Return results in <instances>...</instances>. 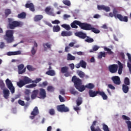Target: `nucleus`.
Wrapping results in <instances>:
<instances>
[{"mask_svg":"<svg viewBox=\"0 0 131 131\" xmlns=\"http://www.w3.org/2000/svg\"><path fill=\"white\" fill-rule=\"evenodd\" d=\"M7 85L9 90L11 91V94L15 93V88L13 86L12 82H7Z\"/></svg>","mask_w":131,"mask_h":131,"instance_id":"nucleus-21","label":"nucleus"},{"mask_svg":"<svg viewBox=\"0 0 131 131\" xmlns=\"http://www.w3.org/2000/svg\"><path fill=\"white\" fill-rule=\"evenodd\" d=\"M75 36H77L81 39H84V38H86V34L81 31L76 32L75 33Z\"/></svg>","mask_w":131,"mask_h":131,"instance_id":"nucleus-14","label":"nucleus"},{"mask_svg":"<svg viewBox=\"0 0 131 131\" xmlns=\"http://www.w3.org/2000/svg\"><path fill=\"white\" fill-rule=\"evenodd\" d=\"M69 67H70L72 70H73V69H74L75 66L73 63L70 64Z\"/></svg>","mask_w":131,"mask_h":131,"instance_id":"nucleus-64","label":"nucleus"},{"mask_svg":"<svg viewBox=\"0 0 131 131\" xmlns=\"http://www.w3.org/2000/svg\"><path fill=\"white\" fill-rule=\"evenodd\" d=\"M122 119H123V120H128V121H129V120H130V118H129L125 115H122Z\"/></svg>","mask_w":131,"mask_h":131,"instance_id":"nucleus-55","label":"nucleus"},{"mask_svg":"<svg viewBox=\"0 0 131 131\" xmlns=\"http://www.w3.org/2000/svg\"><path fill=\"white\" fill-rule=\"evenodd\" d=\"M14 30H8L6 32L5 35L4 36V38L6 40L8 43H11L14 41Z\"/></svg>","mask_w":131,"mask_h":131,"instance_id":"nucleus-3","label":"nucleus"},{"mask_svg":"<svg viewBox=\"0 0 131 131\" xmlns=\"http://www.w3.org/2000/svg\"><path fill=\"white\" fill-rule=\"evenodd\" d=\"M57 111L59 112H69V109L68 107L65 106L64 104H61L57 106Z\"/></svg>","mask_w":131,"mask_h":131,"instance_id":"nucleus-10","label":"nucleus"},{"mask_svg":"<svg viewBox=\"0 0 131 131\" xmlns=\"http://www.w3.org/2000/svg\"><path fill=\"white\" fill-rule=\"evenodd\" d=\"M80 64L81 65V67H82V68H84V69L86 68V63L84 60H81L80 61Z\"/></svg>","mask_w":131,"mask_h":131,"instance_id":"nucleus-40","label":"nucleus"},{"mask_svg":"<svg viewBox=\"0 0 131 131\" xmlns=\"http://www.w3.org/2000/svg\"><path fill=\"white\" fill-rule=\"evenodd\" d=\"M118 69V66L117 64H111L108 66V70L111 73H116Z\"/></svg>","mask_w":131,"mask_h":131,"instance_id":"nucleus-11","label":"nucleus"},{"mask_svg":"<svg viewBox=\"0 0 131 131\" xmlns=\"http://www.w3.org/2000/svg\"><path fill=\"white\" fill-rule=\"evenodd\" d=\"M109 16L111 18H115V19H118L121 22H127L128 21V18L127 16H123L120 14H118V10L116 8L113 9V12L109 13Z\"/></svg>","mask_w":131,"mask_h":131,"instance_id":"nucleus-2","label":"nucleus"},{"mask_svg":"<svg viewBox=\"0 0 131 131\" xmlns=\"http://www.w3.org/2000/svg\"><path fill=\"white\" fill-rule=\"evenodd\" d=\"M42 18H43V16L41 15H35L34 19V21H35L36 22H37L38 21H40V20H41Z\"/></svg>","mask_w":131,"mask_h":131,"instance_id":"nucleus-33","label":"nucleus"},{"mask_svg":"<svg viewBox=\"0 0 131 131\" xmlns=\"http://www.w3.org/2000/svg\"><path fill=\"white\" fill-rule=\"evenodd\" d=\"M43 47L44 49H49V50H51L52 45L50 44L49 42H47L43 44Z\"/></svg>","mask_w":131,"mask_h":131,"instance_id":"nucleus-37","label":"nucleus"},{"mask_svg":"<svg viewBox=\"0 0 131 131\" xmlns=\"http://www.w3.org/2000/svg\"><path fill=\"white\" fill-rule=\"evenodd\" d=\"M98 59L101 60L102 58H106V52H99V54L98 55L97 57Z\"/></svg>","mask_w":131,"mask_h":131,"instance_id":"nucleus-27","label":"nucleus"},{"mask_svg":"<svg viewBox=\"0 0 131 131\" xmlns=\"http://www.w3.org/2000/svg\"><path fill=\"white\" fill-rule=\"evenodd\" d=\"M108 88H109V89H111V90H115V87H114V86H113L111 84H110L108 85Z\"/></svg>","mask_w":131,"mask_h":131,"instance_id":"nucleus-63","label":"nucleus"},{"mask_svg":"<svg viewBox=\"0 0 131 131\" xmlns=\"http://www.w3.org/2000/svg\"><path fill=\"white\" fill-rule=\"evenodd\" d=\"M74 86L76 90H78L80 93L85 91V85H82L81 82H74Z\"/></svg>","mask_w":131,"mask_h":131,"instance_id":"nucleus-9","label":"nucleus"},{"mask_svg":"<svg viewBox=\"0 0 131 131\" xmlns=\"http://www.w3.org/2000/svg\"><path fill=\"white\" fill-rule=\"evenodd\" d=\"M39 114V111H38V107L37 106H35L32 112L31 113V115L30 116V119H34V117L36 116V115H38Z\"/></svg>","mask_w":131,"mask_h":131,"instance_id":"nucleus-12","label":"nucleus"},{"mask_svg":"<svg viewBox=\"0 0 131 131\" xmlns=\"http://www.w3.org/2000/svg\"><path fill=\"white\" fill-rule=\"evenodd\" d=\"M17 68H18V74H23V73H25L26 71V68H24V64H20L18 66Z\"/></svg>","mask_w":131,"mask_h":131,"instance_id":"nucleus-16","label":"nucleus"},{"mask_svg":"<svg viewBox=\"0 0 131 131\" xmlns=\"http://www.w3.org/2000/svg\"><path fill=\"white\" fill-rule=\"evenodd\" d=\"M67 60L68 61H72L73 60H75V57L69 53L68 54Z\"/></svg>","mask_w":131,"mask_h":131,"instance_id":"nucleus-41","label":"nucleus"},{"mask_svg":"<svg viewBox=\"0 0 131 131\" xmlns=\"http://www.w3.org/2000/svg\"><path fill=\"white\" fill-rule=\"evenodd\" d=\"M27 88H29V89H32L33 88H35V86H36V84L32 83V84L27 85Z\"/></svg>","mask_w":131,"mask_h":131,"instance_id":"nucleus-57","label":"nucleus"},{"mask_svg":"<svg viewBox=\"0 0 131 131\" xmlns=\"http://www.w3.org/2000/svg\"><path fill=\"white\" fill-rule=\"evenodd\" d=\"M61 27H62V28H64V29L68 31H69L70 30V29H71V28L70 27V26L69 25H67L65 24L62 25Z\"/></svg>","mask_w":131,"mask_h":131,"instance_id":"nucleus-39","label":"nucleus"},{"mask_svg":"<svg viewBox=\"0 0 131 131\" xmlns=\"http://www.w3.org/2000/svg\"><path fill=\"white\" fill-rule=\"evenodd\" d=\"M96 123H97V121H94L93 122V124L91 126V131H98L99 130V129H100V128H97V129L95 128V125H96Z\"/></svg>","mask_w":131,"mask_h":131,"instance_id":"nucleus-30","label":"nucleus"},{"mask_svg":"<svg viewBox=\"0 0 131 131\" xmlns=\"http://www.w3.org/2000/svg\"><path fill=\"white\" fill-rule=\"evenodd\" d=\"M31 53L32 55H34L35 54H36V50L35 49H34V47H33L32 48Z\"/></svg>","mask_w":131,"mask_h":131,"instance_id":"nucleus-59","label":"nucleus"},{"mask_svg":"<svg viewBox=\"0 0 131 131\" xmlns=\"http://www.w3.org/2000/svg\"><path fill=\"white\" fill-rule=\"evenodd\" d=\"M49 113L50 115H55V110L54 108H51L49 110Z\"/></svg>","mask_w":131,"mask_h":131,"instance_id":"nucleus-52","label":"nucleus"},{"mask_svg":"<svg viewBox=\"0 0 131 131\" xmlns=\"http://www.w3.org/2000/svg\"><path fill=\"white\" fill-rule=\"evenodd\" d=\"M3 93L4 98L6 99V100H8V99H9V97H10V91H9V89H4L3 90Z\"/></svg>","mask_w":131,"mask_h":131,"instance_id":"nucleus-20","label":"nucleus"},{"mask_svg":"<svg viewBox=\"0 0 131 131\" xmlns=\"http://www.w3.org/2000/svg\"><path fill=\"white\" fill-rule=\"evenodd\" d=\"M19 19H25L26 18V13L24 12L19 14L17 16Z\"/></svg>","mask_w":131,"mask_h":131,"instance_id":"nucleus-36","label":"nucleus"},{"mask_svg":"<svg viewBox=\"0 0 131 131\" xmlns=\"http://www.w3.org/2000/svg\"><path fill=\"white\" fill-rule=\"evenodd\" d=\"M37 95H39L38 98L39 99H46V98H47V92H46V90L42 88L39 89V90H33L31 96V99L34 100V99H36V97H37Z\"/></svg>","mask_w":131,"mask_h":131,"instance_id":"nucleus-1","label":"nucleus"},{"mask_svg":"<svg viewBox=\"0 0 131 131\" xmlns=\"http://www.w3.org/2000/svg\"><path fill=\"white\" fill-rule=\"evenodd\" d=\"M48 85V82H42L41 84H39L40 88H46Z\"/></svg>","mask_w":131,"mask_h":131,"instance_id":"nucleus-53","label":"nucleus"},{"mask_svg":"<svg viewBox=\"0 0 131 131\" xmlns=\"http://www.w3.org/2000/svg\"><path fill=\"white\" fill-rule=\"evenodd\" d=\"M25 95H26L27 96H29V94H30V90H28V89H26L25 91Z\"/></svg>","mask_w":131,"mask_h":131,"instance_id":"nucleus-61","label":"nucleus"},{"mask_svg":"<svg viewBox=\"0 0 131 131\" xmlns=\"http://www.w3.org/2000/svg\"><path fill=\"white\" fill-rule=\"evenodd\" d=\"M125 123H126L128 127V131H131V121H126Z\"/></svg>","mask_w":131,"mask_h":131,"instance_id":"nucleus-48","label":"nucleus"},{"mask_svg":"<svg viewBox=\"0 0 131 131\" xmlns=\"http://www.w3.org/2000/svg\"><path fill=\"white\" fill-rule=\"evenodd\" d=\"M8 26L10 29H15L16 27H19V26H22V23L21 21L13 20L12 18H8Z\"/></svg>","mask_w":131,"mask_h":131,"instance_id":"nucleus-4","label":"nucleus"},{"mask_svg":"<svg viewBox=\"0 0 131 131\" xmlns=\"http://www.w3.org/2000/svg\"><path fill=\"white\" fill-rule=\"evenodd\" d=\"M118 64L119 65L118 74L120 75L122 73V70L123 69V64L119 61H118Z\"/></svg>","mask_w":131,"mask_h":131,"instance_id":"nucleus-24","label":"nucleus"},{"mask_svg":"<svg viewBox=\"0 0 131 131\" xmlns=\"http://www.w3.org/2000/svg\"><path fill=\"white\" fill-rule=\"evenodd\" d=\"M97 9L99 11L103 10V11H105V12H110V7L105 6V5H98Z\"/></svg>","mask_w":131,"mask_h":131,"instance_id":"nucleus-18","label":"nucleus"},{"mask_svg":"<svg viewBox=\"0 0 131 131\" xmlns=\"http://www.w3.org/2000/svg\"><path fill=\"white\" fill-rule=\"evenodd\" d=\"M84 30H91L92 32H94V33H96V34L100 33V30H99V29H97L95 28H93L92 27V25L90 24H88L86 23L85 25Z\"/></svg>","mask_w":131,"mask_h":131,"instance_id":"nucleus-7","label":"nucleus"},{"mask_svg":"<svg viewBox=\"0 0 131 131\" xmlns=\"http://www.w3.org/2000/svg\"><path fill=\"white\" fill-rule=\"evenodd\" d=\"M61 36L63 37L65 36H71L72 35V32L71 31H62L61 33Z\"/></svg>","mask_w":131,"mask_h":131,"instance_id":"nucleus-23","label":"nucleus"},{"mask_svg":"<svg viewBox=\"0 0 131 131\" xmlns=\"http://www.w3.org/2000/svg\"><path fill=\"white\" fill-rule=\"evenodd\" d=\"M41 81V78H36L35 80H31L28 77L24 76L23 79H20L19 82H39Z\"/></svg>","mask_w":131,"mask_h":131,"instance_id":"nucleus-6","label":"nucleus"},{"mask_svg":"<svg viewBox=\"0 0 131 131\" xmlns=\"http://www.w3.org/2000/svg\"><path fill=\"white\" fill-rule=\"evenodd\" d=\"M60 71L62 74H64L65 77H69V76H71V72H69V68L68 67H62Z\"/></svg>","mask_w":131,"mask_h":131,"instance_id":"nucleus-8","label":"nucleus"},{"mask_svg":"<svg viewBox=\"0 0 131 131\" xmlns=\"http://www.w3.org/2000/svg\"><path fill=\"white\" fill-rule=\"evenodd\" d=\"M104 51H106V52L108 55H113V52H112V51H111V49H110L107 47H104Z\"/></svg>","mask_w":131,"mask_h":131,"instance_id":"nucleus-45","label":"nucleus"},{"mask_svg":"<svg viewBox=\"0 0 131 131\" xmlns=\"http://www.w3.org/2000/svg\"><path fill=\"white\" fill-rule=\"evenodd\" d=\"M103 129L104 131H110L108 126L105 124H103Z\"/></svg>","mask_w":131,"mask_h":131,"instance_id":"nucleus-54","label":"nucleus"},{"mask_svg":"<svg viewBox=\"0 0 131 131\" xmlns=\"http://www.w3.org/2000/svg\"><path fill=\"white\" fill-rule=\"evenodd\" d=\"M47 91L50 93H54L55 91V88L52 85H49L47 87Z\"/></svg>","mask_w":131,"mask_h":131,"instance_id":"nucleus-38","label":"nucleus"},{"mask_svg":"<svg viewBox=\"0 0 131 131\" xmlns=\"http://www.w3.org/2000/svg\"><path fill=\"white\" fill-rule=\"evenodd\" d=\"M78 75L81 78H89V76L86 75L82 71H79L78 73Z\"/></svg>","mask_w":131,"mask_h":131,"instance_id":"nucleus-25","label":"nucleus"},{"mask_svg":"<svg viewBox=\"0 0 131 131\" xmlns=\"http://www.w3.org/2000/svg\"><path fill=\"white\" fill-rule=\"evenodd\" d=\"M61 30V28L59 25L54 26L53 27V32H59Z\"/></svg>","mask_w":131,"mask_h":131,"instance_id":"nucleus-32","label":"nucleus"},{"mask_svg":"<svg viewBox=\"0 0 131 131\" xmlns=\"http://www.w3.org/2000/svg\"><path fill=\"white\" fill-rule=\"evenodd\" d=\"M27 69H28V71H34V70H35V68H33V67H32V66L31 65H27Z\"/></svg>","mask_w":131,"mask_h":131,"instance_id":"nucleus-44","label":"nucleus"},{"mask_svg":"<svg viewBox=\"0 0 131 131\" xmlns=\"http://www.w3.org/2000/svg\"><path fill=\"white\" fill-rule=\"evenodd\" d=\"M46 74L49 75L50 76H55L56 75V73L53 70H50L46 72Z\"/></svg>","mask_w":131,"mask_h":131,"instance_id":"nucleus-26","label":"nucleus"},{"mask_svg":"<svg viewBox=\"0 0 131 131\" xmlns=\"http://www.w3.org/2000/svg\"><path fill=\"white\" fill-rule=\"evenodd\" d=\"M25 7L27 9H29L31 12H35V8L34 7V5H33V3H30L29 1H28L25 4Z\"/></svg>","mask_w":131,"mask_h":131,"instance_id":"nucleus-13","label":"nucleus"},{"mask_svg":"<svg viewBox=\"0 0 131 131\" xmlns=\"http://www.w3.org/2000/svg\"><path fill=\"white\" fill-rule=\"evenodd\" d=\"M85 24L86 23H81L78 20H74L73 23L71 24V27H72V28H75L76 29H77V28H78V26H79V27L81 28V29H83V30H84ZM76 25H78V26Z\"/></svg>","mask_w":131,"mask_h":131,"instance_id":"nucleus-5","label":"nucleus"},{"mask_svg":"<svg viewBox=\"0 0 131 131\" xmlns=\"http://www.w3.org/2000/svg\"><path fill=\"white\" fill-rule=\"evenodd\" d=\"M99 95L100 96H101L103 100H107L108 99V96H107V95L105 94V92L102 91H99Z\"/></svg>","mask_w":131,"mask_h":131,"instance_id":"nucleus-28","label":"nucleus"},{"mask_svg":"<svg viewBox=\"0 0 131 131\" xmlns=\"http://www.w3.org/2000/svg\"><path fill=\"white\" fill-rule=\"evenodd\" d=\"M5 47H6V45L5 44V42H0V49H3Z\"/></svg>","mask_w":131,"mask_h":131,"instance_id":"nucleus-58","label":"nucleus"},{"mask_svg":"<svg viewBox=\"0 0 131 131\" xmlns=\"http://www.w3.org/2000/svg\"><path fill=\"white\" fill-rule=\"evenodd\" d=\"M27 83H29V82H17V84L19 88H22V86H24Z\"/></svg>","mask_w":131,"mask_h":131,"instance_id":"nucleus-47","label":"nucleus"},{"mask_svg":"<svg viewBox=\"0 0 131 131\" xmlns=\"http://www.w3.org/2000/svg\"><path fill=\"white\" fill-rule=\"evenodd\" d=\"M99 93L100 91H94L92 90H90L89 91V95L91 98H94V97H96L97 95H99Z\"/></svg>","mask_w":131,"mask_h":131,"instance_id":"nucleus-19","label":"nucleus"},{"mask_svg":"<svg viewBox=\"0 0 131 131\" xmlns=\"http://www.w3.org/2000/svg\"><path fill=\"white\" fill-rule=\"evenodd\" d=\"M70 92L72 95H78V92L75 91V89L73 87H71L70 88Z\"/></svg>","mask_w":131,"mask_h":131,"instance_id":"nucleus-34","label":"nucleus"},{"mask_svg":"<svg viewBox=\"0 0 131 131\" xmlns=\"http://www.w3.org/2000/svg\"><path fill=\"white\" fill-rule=\"evenodd\" d=\"M5 16H8V15H10V14H11V13H12V12L11 11V9H5Z\"/></svg>","mask_w":131,"mask_h":131,"instance_id":"nucleus-49","label":"nucleus"},{"mask_svg":"<svg viewBox=\"0 0 131 131\" xmlns=\"http://www.w3.org/2000/svg\"><path fill=\"white\" fill-rule=\"evenodd\" d=\"M62 3L63 5L68 6V7H69V6H71V2H70V1L69 0H63L62 1Z\"/></svg>","mask_w":131,"mask_h":131,"instance_id":"nucleus-42","label":"nucleus"},{"mask_svg":"<svg viewBox=\"0 0 131 131\" xmlns=\"http://www.w3.org/2000/svg\"><path fill=\"white\" fill-rule=\"evenodd\" d=\"M59 99L60 102H65V99H64V98H63L62 96L59 95Z\"/></svg>","mask_w":131,"mask_h":131,"instance_id":"nucleus-60","label":"nucleus"},{"mask_svg":"<svg viewBox=\"0 0 131 131\" xmlns=\"http://www.w3.org/2000/svg\"><path fill=\"white\" fill-rule=\"evenodd\" d=\"M77 106H80L81 104L82 103V100H81V98H78L77 101Z\"/></svg>","mask_w":131,"mask_h":131,"instance_id":"nucleus-50","label":"nucleus"},{"mask_svg":"<svg viewBox=\"0 0 131 131\" xmlns=\"http://www.w3.org/2000/svg\"><path fill=\"white\" fill-rule=\"evenodd\" d=\"M72 81L73 82H81L82 81L79 78L77 77L76 76H74L72 78Z\"/></svg>","mask_w":131,"mask_h":131,"instance_id":"nucleus-29","label":"nucleus"},{"mask_svg":"<svg viewBox=\"0 0 131 131\" xmlns=\"http://www.w3.org/2000/svg\"><path fill=\"white\" fill-rule=\"evenodd\" d=\"M86 37L87 38L85 40V41H86V42H89V43L94 42V39L90 38L88 36H86Z\"/></svg>","mask_w":131,"mask_h":131,"instance_id":"nucleus-46","label":"nucleus"},{"mask_svg":"<svg viewBox=\"0 0 131 131\" xmlns=\"http://www.w3.org/2000/svg\"><path fill=\"white\" fill-rule=\"evenodd\" d=\"M112 80H113V82H120V78L118 76H113Z\"/></svg>","mask_w":131,"mask_h":131,"instance_id":"nucleus-31","label":"nucleus"},{"mask_svg":"<svg viewBox=\"0 0 131 131\" xmlns=\"http://www.w3.org/2000/svg\"><path fill=\"white\" fill-rule=\"evenodd\" d=\"M129 84H130V82H124L122 85V91L124 94H127V93H128V91H129L128 85H129Z\"/></svg>","mask_w":131,"mask_h":131,"instance_id":"nucleus-15","label":"nucleus"},{"mask_svg":"<svg viewBox=\"0 0 131 131\" xmlns=\"http://www.w3.org/2000/svg\"><path fill=\"white\" fill-rule=\"evenodd\" d=\"M7 55V56H17V55H21V51L8 52Z\"/></svg>","mask_w":131,"mask_h":131,"instance_id":"nucleus-22","label":"nucleus"},{"mask_svg":"<svg viewBox=\"0 0 131 131\" xmlns=\"http://www.w3.org/2000/svg\"><path fill=\"white\" fill-rule=\"evenodd\" d=\"M52 24H60V21H59L58 20H55L54 21H52Z\"/></svg>","mask_w":131,"mask_h":131,"instance_id":"nucleus-62","label":"nucleus"},{"mask_svg":"<svg viewBox=\"0 0 131 131\" xmlns=\"http://www.w3.org/2000/svg\"><path fill=\"white\" fill-rule=\"evenodd\" d=\"M45 12L47 14V15H49V16H55V13H54V12L53 11V9L51 8L50 7H47L45 9Z\"/></svg>","mask_w":131,"mask_h":131,"instance_id":"nucleus-17","label":"nucleus"},{"mask_svg":"<svg viewBox=\"0 0 131 131\" xmlns=\"http://www.w3.org/2000/svg\"><path fill=\"white\" fill-rule=\"evenodd\" d=\"M93 49H91L90 50V53H94V52H97L99 49H100V47L97 45H95L92 48Z\"/></svg>","mask_w":131,"mask_h":131,"instance_id":"nucleus-35","label":"nucleus"},{"mask_svg":"<svg viewBox=\"0 0 131 131\" xmlns=\"http://www.w3.org/2000/svg\"><path fill=\"white\" fill-rule=\"evenodd\" d=\"M85 89H89L90 90H92V89H94L95 88V85L93 83H89L88 84L85 85Z\"/></svg>","mask_w":131,"mask_h":131,"instance_id":"nucleus-43","label":"nucleus"},{"mask_svg":"<svg viewBox=\"0 0 131 131\" xmlns=\"http://www.w3.org/2000/svg\"><path fill=\"white\" fill-rule=\"evenodd\" d=\"M0 88L2 91H4V90H6V85H5L4 82H0Z\"/></svg>","mask_w":131,"mask_h":131,"instance_id":"nucleus-51","label":"nucleus"},{"mask_svg":"<svg viewBox=\"0 0 131 131\" xmlns=\"http://www.w3.org/2000/svg\"><path fill=\"white\" fill-rule=\"evenodd\" d=\"M18 103L19 105H21V106H24L25 105V102H24V101L20 99L18 100Z\"/></svg>","mask_w":131,"mask_h":131,"instance_id":"nucleus-56","label":"nucleus"}]
</instances>
